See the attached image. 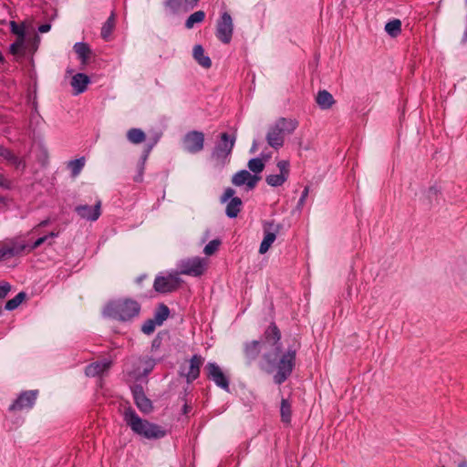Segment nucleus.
Segmentation results:
<instances>
[{"mask_svg": "<svg viewBox=\"0 0 467 467\" xmlns=\"http://www.w3.org/2000/svg\"><path fill=\"white\" fill-rule=\"evenodd\" d=\"M280 226L275 224L274 221H267L264 223V239L261 242L259 247V253L261 254H265L274 242L276 239V234H278Z\"/></svg>", "mask_w": 467, "mask_h": 467, "instance_id": "9b49d317", "label": "nucleus"}, {"mask_svg": "<svg viewBox=\"0 0 467 467\" xmlns=\"http://www.w3.org/2000/svg\"><path fill=\"white\" fill-rule=\"evenodd\" d=\"M127 139L130 143L140 144L146 140V134L140 129L132 128L128 130Z\"/></svg>", "mask_w": 467, "mask_h": 467, "instance_id": "c756f323", "label": "nucleus"}, {"mask_svg": "<svg viewBox=\"0 0 467 467\" xmlns=\"http://www.w3.org/2000/svg\"><path fill=\"white\" fill-rule=\"evenodd\" d=\"M286 180V175L281 174H271L268 175L265 179L267 184L274 187L281 186Z\"/></svg>", "mask_w": 467, "mask_h": 467, "instance_id": "c9c22d12", "label": "nucleus"}, {"mask_svg": "<svg viewBox=\"0 0 467 467\" xmlns=\"http://www.w3.org/2000/svg\"><path fill=\"white\" fill-rule=\"evenodd\" d=\"M26 294L24 292L18 293L14 298L8 300L5 304L7 310H14L24 301Z\"/></svg>", "mask_w": 467, "mask_h": 467, "instance_id": "e433bc0d", "label": "nucleus"}, {"mask_svg": "<svg viewBox=\"0 0 467 467\" xmlns=\"http://www.w3.org/2000/svg\"><path fill=\"white\" fill-rule=\"evenodd\" d=\"M205 18V13L203 11H196L192 14L185 22V26L188 29H191L194 26L195 24L202 23Z\"/></svg>", "mask_w": 467, "mask_h": 467, "instance_id": "473e14b6", "label": "nucleus"}, {"mask_svg": "<svg viewBox=\"0 0 467 467\" xmlns=\"http://www.w3.org/2000/svg\"><path fill=\"white\" fill-rule=\"evenodd\" d=\"M206 261L204 259L200 257L188 258L181 262L180 274L191 276H200L204 273Z\"/></svg>", "mask_w": 467, "mask_h": 467, "instance_id": "6e6552de", "label": "nucleus"}, {"mask_svg": "<svg viewBox=\"0 0 467 467\" xmlns=\"http://www.w3.org/2000/svg\"><path fill=\"white\" fill-rule=\"evenodd\" d=\"M131 392L134 399V402L141 412L149 413L152 410V403L150 400L146 397L142 386H132Z\"/></svg>", "mask_w": 467, "mask_h": 467, "instance_id": "2eb2a0df", "label": "nucleus"}, {"mask_svg": "<svg viewBox=\"0 0 467 467\" xmlns=\"http://www.w3.org/2000/svg\"><path fill=\"white\" fill-rule=\"evenodd\" d=\"M4 201V198L0 196V202Z\"/></svg>", "mask_w": 467, "mask_h": 467, "instance_id": "680f3d73", "label": "nucleus"}, {"mask_svg": "<svg viewBox=\"0 0 467 467\" xmlns=\"http://www.w3.org/2000/svg\"><path fill=\"white\" fill-rule=\"evenodd\" d=\"M259 180V177L252 175L246 170H243L234 174L232 182L236 186L247 185L249 189H254Z\"/></svg>", "mask_w": 467, "mask_h": 467, "instance_id": "dca6fc26", "label": "nucleus"}, {"mask_svg": "<svg viewBox=\"0 0 467 467\" xmlns=\"http://www.w3.org/2000/svg\"><path fill=\"white\" fill-rule=\"evenodd\" d=\"M235 141V132L233 134H228L227 132L221 133L220 140L216 143L212 152V157L214 159L216 166L223 167L229 162Z\"/></svg>", "mask_w": 467, "mask_h": 467, "instance_id": "20e7f679", "label": "nucleus"}, {"mask_svg": "<svg viewBox=\"0 0 467 467\" xmlns=\"http://www.w3.org/2000/svg\"><path fill=\"white\" fill-rule=\"evenodd\" d=\"M257 150V143L254 141L253 146L251 148V152H254Z\"/></svg>", "mask_w": 467, "mask_h": 467, "instance_id": "4d7b16f0", "label": "nucleus"}, {"mask_svg": "<svg viewBox=\"0 0 467 467\" xmlns=\"http://www.w3.org/2000/svg\"><path fill=\"white\" fill-rule=\"evenodd\" d=\"M285 133L275 125L271 126L266 134L267 143L277 150L283 147L285 142Z\"/></svg>", "mask_w": 467, "mask_h": 467, "instance_id": "f3484780", "label": "nucleus"}, {"mask_svg": "<svg viewBox=\"0 0 467 467\" xmlns=\"http://www.w3.org/2000/svg\"><path fill=\"white\" fill-rule=\"evenodd\" d=\"M73 48L75 53L78 55V57L80 59L81 63L84 65L87 64L91 54V50L88 44L78 42L74 45Z\"/></svg>", "mask_w": 467, "mask_h": 467, "instance_id": "bb28decb", "label": "nucleus"}, {"mask_svg": "<svg viewBox=\"0 0 467 467\" xmlns=\"http://www.w3.org/2000/svg\"><path fill=\"white\" fill-rule=\"evenodd\" d=\"M281 420L285 423H290L292 417L291 403L286 399H282L280 408Z\"/></svg>", "mask_w": 467, "mask_h": 467, "instance_id": "2f4dec72", "label": "nucleus"}, {"mask_svg": "<svg viewBox=\"0 0 467 467\" xmlns=\"http://www.w3.org/2000/svg\"><path fill=\"white\" fill-rule=\"evenodd\" d=\"M24 44H25V40L23 39H16V42H14L11 46H10V53L13 54V55H21L23 54V49H24Z\"/></svg>", "mask_w": 467, "mask_h": 467, "instance_id": "37998d69", "label": "nucleus"}, {"mask_svg": "<svg viewBox=\"0 0 467 467\" xmlns=\"http://www.w3.org/2000/svg\"><path fill=\"white\" fill-rule=\"evenodd\" d=\"M47 235H48V238H53V237H57L58 235V233L57 232H50Z\"/></svg>", "mask_w": 467, "mask_h": 467, "instance_id": "6e6d98bb", "label": "nucleus"}, {"mask_svg": "<svg viewBox=\"0 0 467 467\" xmlns=\"http://www.w3.org/2000/svg\"><path fill=\"white\" fill-rule=\"evenodd\" d=\"M140 304L130 298H119L109 302L104 308V315L120 321H128L138 316Z\"/></svg>", "mask_w": 467, "mask_h": 467, "instance_id": "7ed1b4c3", "label": "nucleus"}, {"mask_svg": "<svg viewBox=\"0 0 467 467\" xmlns=\"http://www.w3.org/2000/svg\"><path fill=\"white\" fill-rule=\"evenodd\" d=\"M234 24L232 16L224 12L217 22L216 36L223 44H229L232 40Z\"/></svg>", "mask_w": 467, "mask_h": 467, "instance_id": "0eeeda50", "label": "nucleus"}, {"mask_svg": "<svg viewBox=\"0 0 467 467\" xmlns=\"http://www.w3.org/2000/svg\"><path fill=\"white\" fill-rule=\"evenodd\" d=\"M11 289V285L7 282L0 283V298H4L7 296Z\"/></svg>", "mask_w": 467, "mask_h": 467, "instance_id": "de8ad7c7", "label": "nucleus"}, {"mask_svg": "<svg viewBox=\"0 0 467 467\" xmlns=\"http://www.w3.org/2000/svg\"><path fill=\"white\" fill-rule=\"evenodd\" d=\"M24 249L21 235L5 238L0 242V262L22 256Z\"/></svg>", "mask_w": 467, "mask_h": 467, "instance_id": "39448f33", "label": "nucleus"}, {"mask_svg": "<svg viewBox=\"0 0 467 467\" xmlns=\"http://www.w3.org/2000/svg\"><path fill=\"white\" fill-rule=\"evenodd\" d=\"M37 390H27L22 392L13 402V404L10 405L9 410L16 411L33 408L37 397Z\"/></svg>", "mask_w": 467, "mask_h": 467, "instance_id": "ddd939ff", "label": "nucleus"}, {"mask_svg": "<svg viewBox=\"0 0 467 467\" xmlns=\"http://www.w3.org/2000/svg\"><path fill=\"white\" fill-rule=\"evenodd\" d=\"M154 143L148 146L147 150H145V153H144V156H143V161H145L149 155V153L150 152L152 147H153Z\"/></svg>", "mask_w": 467, "mask_h": 467, "instance_id": "5fc2aeb1", "label": "nucleus"}, {"mask_svg": "<svg viewBox=\"0 0 467 467\" xmlns=\"http://www.w3.org/2000/svg\"><path fill=\"white\" fill-rule=\"evenodd\" d=\"M102 202L98 199L93 206L88 204H80L75 207L77 214L87 221L95 222L101 215Z\"/></svg>", "mask_w": 467, "mask_h": 467, "instance_id": "4468645a", "label": "nucleus"}, {"mask_svg": "<svg viewBox=\"0 0 467 467\" xmlns=\"http://www.w3.org/2000/svg\"><path fill=\"white\" fill-rule=\"evenodd\" d=\"M49 223V220L46 219L40 222L37 225H36L30 232L27 233V235L29 234H38L39 229L43 226H46Z\"/></svg>", "mask_w": 467, "mask_h": 467, "instance_id": "09e8293b", "label": "nucleus"}, {"mask_svg": "<svg viewBox=\"0 0 467 467\" xmlns=\"http://www.w3.org/2000/svg\"><path fill=\"white\" fill-rule=\"evenodd\" d=\"M463 40H464V41H467V29L464 31V34H463Z\"/></svg>", "mask_w": 467, "mask_h": 467, "instance_id": "bf43d9fd", "label": "nucleus"}, {"mask_svg": "<svg viewBox=\"0 0 467 467\" xmlns=\"http://www.w3.org/2000/svg\"><path fill=\"white\" fill-rule=\"evenodd\" d=\"M265 345V342L259 341V340H253L250 342H246L244 345V353L245 356V358L250 363L254 360H255L259 354L262 351V348Z\"/></svg>", "mask_w": 467, "mask_h": 467, "instance_id": "a211bd4d", "label": "nucleus"}, {"mask_svg": "<svg viewBox=\"0 0 467 467\" xmlns=\"http://www.w3.org/2000/svg\"><path fill=\"white\" fill-rule=\"evenodd\" d=\"M156 326H158V324L154 319H148L142 325L141 331L146 335H150L154 332Z\"/></svg>", "mask_w": 467, "mask_h": 467, "instance_id": "79ce46f5", "label": "nucleus"}, {"mask_svg": "<svg viewBox=\"0 0 467 467\" xmlns=\"http://www.w3.org/2000/svg\"><path fill=\"white\" fill-rule=\"evenodd\" d=\"M47 239L48 235H44L37 238L33 244H30L26 241L25 236L21 235V242L25 245L23 255L30 254L32 251L42 245Z\"/></svg>", "mask_w": 467, "mask_h": 467, "instance_id": "7c9ffc66", "label": "nucleus"}, {"mask_svg": "<svg viewBox=\"0 0 467 467\" xmlns=\"http://www.w3.org/2000/svg\"><path fill=\"white\" fill-rule=\"evenodd\" d=\"M199 1L200 0H186V4L192 9L198 5Z\"/></svg>", "mask_w": 467, "mask_h": 467, "instance_id": "864d4df0", "label": "nucleus"}, {"mask_svg": "<svg viewBox=\"0 0 467 467\" xmlns=\"http://www.w3.org/2000/svg\"><path fill=\"white\" fill-rule=\"evenodd\" d=\"M183 149L192 154L202 151L204 148V134L202 131L192 130L182 139Z\"/></svg>", "mask_w": 467, "mask_h": 467, "instance_id": "423d86ee", "label": "nucleus"}, {"mask_svg": "<svg viewBox=\"0 0 467 467\" xmlns=\"http://www.w3.org/2000/svg\"><path fill=\"white\" fill-rule=\"evenodd\" d=\"M110 365L111 362L107 359L93 362L87 366L85 373L88 377H96L108 370L110 368Z\"/></svg>", "mask_w": 467, "mask_h": 467, "instance_id": "412c9836", "label": "nucleus"}, {"mask_svg": "<svg viewBox=\"0 0 467 467\" xmlns=\"http://www.w3.org/2000/svg\"><path fill=\"white\" fill-rule=\"evenodd\" d=\"M204 358L201 355H193L190 358L187 368L181 367L180 375L185 378L187 383H192L199 378Z\"/></svg>", "mask_w": 467, "mask_h": 467, "instance_id": "1a4fd4ad", "label": "nucleus"}, {"mask_svg": "<svg viewBox=\"0 0 467 467\" xmlns=\"http://www.w3.org/2000/svg\"><path fill=\"white\" fill-rule=\"evenodd\" d=\"M242 200L239 197L232 198L226 206V215L229 218H235L241 211Z\"/></svg>", "mask_w": 467, "mask_h": 467, "instance_id": "cd10ccee", "label": "nucleus"}, {"mask_svg": "<svg viewBox=\"0 0 467 467\" xmlns=\"http://www.w3.org/2000/svg\"><path fill=\"white\" fill-rule=\"evenodd\" d=\"M316 101L322 109H330L335 103L333 96L327 90L318 91Z\"/></svg>", "mask_w": 467, "mask_h": 467, "instance_id": "393cba45", "label": "nucleus"}, {"mask_svg": "<svg viewBox=\"0 0 467 467\" xmlns=\"http://www.w3.org/2000/svg\"><path fill=\"white\" fill-rule=\"evenodd\" d=\"M144 365H145L144 374L146 375L153 369V368L155 366V361H154V359L149 358L144 360Z\"/></svg>", "mask_w": 467, "mask_h": 467, "instance_id": "8fccbe9b", "label": "nucleus"}, {"mask_svg": "<svg viewBox=\"0 0 467 467\" xmlns=\"http://www.w3.org/2000/svg\"><path fill=\"white\" fill-rule=\"evenodd\" d=\"M0 187L5 190L12 188V182L6 178L4 174L0 173Z\"/></svg>", "mask_w": 467, "mask_h": 467, "instance_id": "a18cd8bd", "label": "nucleus"}, {"mask_svg": "<svg viewBox=\"0 0 467 467\" xmlns=\"http://www.w3.org/2000/svg\"><path fill=\"white\" fill-rule=\"evenodd\" d=\"M11 32L17 36V39L25 40L26 29L23 25H17L16 22L12 21L10 23Z\"/></svg>", "mask_w": 467, "mask_h": 467, "instance_id": "ea45409f", "label": "nucleus"}, {"mask_svg": "<svg viewBox=\"0 0 467 467\" xmlns=\"http://www.w3.org/2000/svg\"><path fill=\"white\" fill-rule=\"evenodd\" d=\"M123 418L134 433L145 439L159 440L166 435V431L161 426L141 419L130 407L125 409Z\"/></svg>", "mask_w": 467, "mask_h": 467, "instance_id": "f03ea898", "label": "nucleus"}, {"mask_svg": "<svg viewBox=\"0 0 467 467\" xmlns=\"http://www.w3.org/2000/svg\"><path fill=\"white\" fill-rule=\"evenodd\" d=\"M163 5L168 15H178L192 10L186 0H165Z\"/></svg>", "mask_w": 467, "mask_h": 467, "instance_id": "6ab92c4d", "label": "nucleus"}, {"mask_svg": "<svg viewBox=\"0 0 467 467\" xmlns=\"http://www.w3.org/2000/svg\"><path fill=\"white\" fill-rule=\"evenodd\" d=\"M0 156L16 166V169L25 168V163L22 161V160L2 145H0Z\"/></svg>", "mask_w": 467, "mask_h": 467, "instance_id": "a878e982", "label": "nucleus"}, {"mask_svg": "<svg viewBox=\"0 0 467 467\" xmlns=\"http://www.w3.org/2000/svg\"><path fill=\"white\" fill-rule=\"evenodd\" d=\"M89 82V78L87 75L83 73H78L72 77L70 84L74 89V93L78 95L87 89Z\"/></svg>", "mask_w": 467, "mask_h": 467, "instance_id": "4be33fe9", "label": "nucleus"}, {"mask_svg": "<svg viewBox=\"0 0 467 467\" xmlns=\"http://www.w3.org/2000/svg\"><path fill=\"white\" fill-rule=\"evenodd\" d=\"M264 337L267 343L275 347V351H280L279 341L281 333L275 324L272 323L265 331Z\"/></svg>", "mask_w": 467, "mask_h": 467, "instance_id": "aec40b11", "label": "nucleus"}, {"mask_svg": "<svg viewBox=\"0 0 467 467\" xmlns=\"http://www.w3.org/2000/svg\"><path fill=\"white\" fill-rule=\"evenodd\" d=\"M170 315V310L167 306L161 305L154 315V320L157 322L158 326H161L164 320L168 318Z\"/></svg>", "mask_w": 467, "mask_h": 467, "instance_id": "f704fd0d", "label": "nucleus"}, {"mask_svg": "<svg viewBox=\"0 0 467 467\" xmlns=\"http://www.w3.org/2000/svg\"><path fill=\"white\" fill-rule=\"evenodd\" d=\"M51 26L49 24H43L38 27L40 33H47L50 30Z\"/></svg>", "mask_w": 467, "mask_h": 467, "instance_id": "603ef678", "label": "nucleus"}, {"mask_svg": "<svg viewBox=\"0 0 467 467\" xmlns=\"http://www.w3.org/2000/svg\"><path fill=\"white\" fill-rule=\"evenodd\" d=\"M296 347L289 346L287 349L279 356L278 359L276 358L279 351L264 354L263 359L265 364L268 367L275 368L277 369L276 374L274 376L275 383L281 385L292 374L296 365Z\"/></svg>", "mask_w": 467, "mask_h": 467, "instance_id": "f257e3e1", "label": "nucleus"}, {"mask_svg": "<svg viewBox=\"0 0 467 467\" xmlns=\"http://www.w3.org/2000/svg\"><path fill=\"white\" fill-rule=\"evenodd\" d=\"M115 14L114 13H111V15L109 16V17L107 19V21L103 24L102 27H101V37L106 40V41H109V38H110V36L113 32V29L115 27Z\"/></svg>", "mask_w": 467, "mask_h": 467, "instance_id": "c85d7f7f", "label": "nucleus"}, {"mask_svg": "<svg viewBox=\"0 0 467 467\" xmlns=\"http://www.w3.org/2000/svg\"><path fill=\"white\" fill-rule=\"evenodd\" d=\"M221 244V241L218 239H214L210 241L204 247L203 252L206 255L213 254L219 248Z\"/></svg>", "mask_w": 467, "mask_h": 467, "instance_id": "a19ab883", "label": "nucleus"}, {"mask_svg": "<svg viewBox=\"0 0 467 467\" xmlns=\"http://www.w3.org/2000/svg\"><path fill=\"white\" fill-rule=\"evenodd\" d=\"M204 369L207 378L213 380L216 386L226 391L229 390V379L216 363L208 362Z\"/></svg>", "mask_w": 467, "mask_h": 467, "instance_id": "9d476101", "label": "nucleus"}, {"mask_svg": "<svg viewBox=\"0 0 467 467\" xmlns=\"http://www.w3.org/2000/svg\"><path fill=\"white\" fill-rule=\"evenodd\" d=\"M84 165H85L84 158L76 159L74 161H71L68 163V167H69L73 176L78 175L80 173L81 170L83 169Z\"/></svg>", "mask_w": 467, "mask_h": 467, "instance_id": "4c0bfd02", "label": "nucleus"}, {"mask_svg": "<svg viewBox=\"0 0 467 467\" xmlns=\"http://www.w3.org/2000/svg\"><path fill=\"white\" fill-rule=\"evenodd\" d=\"M308 192H309V188L306 186V187H305V189L301 194V197L299 199V202H298L299 205H303L304 202L306 201V199L308 195Z\"/></svg>", "mask_w": 467, "mask_h": 467, "instance_id": "3c124183", "label": "nucleus"}, {"mask_svg": "<svg viewBox=\"0 0 467 467\" xmlns=\"http://www.w3.org/2000/svg\"><path fill=\"white\" fill-rule=\"evenodd\" d=\"M235 193V191L232 188H227L221 197L222 202H226L227 201L231 200L232 198H234V195Z\"/></svg>", "mask_w": 467, "mask_h": 467, "instance_id": "49530a36", "label": "nucleus"}, {"mask_svg": "<svg viewBox=\"0 0 467 467\" xmlns=\"http://www.w3.org/2000/svg\"><path fill=\"white\" fill-rule=\"evenodd\" d=\"M275 123L285 134L293 133L298 127V121L295 119L280 118Z\"/></svg>", "mask_w": 467, "mask_h": 467, "instance_id": "5701e85b", "label": "nucleus"}, {"mask_svg": "<svg viewBox=\"0 0 467 467\" xmlns=\"http://www.w3.org/2000/svg\"><path fill=\"white\" fill-rule=\"evenodd\" d=\"M192 55L194 59L204 68H209L212 66V61L209 57L205 56L204 49L201 45H196L193 47Z\"/></svg>", "mask_w": 467, "mask_h": 467, "instance_id": "b1692460", "label": "nucleus"}, {"mask_svg": "<svg viewBox=\"0 0 467 467\" xmlns=\"http://www.w3.org/2000/svg\"><path fill=\"white\" fill-rule=\"evenodd\" d=\"M181 282L182 280L177 275L157 276L154 280L153 287L159 293H171L180 286Z\"/></svg>", "mask_w": 467, "mask_h": 467, "instance_id": "f8f14e48", "label": "nucleus"}, {"mask_svg": "<svg viewBox=\"0 0 467 467\" xmlns=\"http://www.w3.org/2000/svg\"><path fill=\"white\" fill-rule=\"evenodd\" d=\"M386 32L395 37L401 32V22L399 19L389 21L385 26Z\"/></svg>", "mask_w": 467, "mask_h": 467, "instance_id": "72a5a7b5", "label": "nucleus"}, {"mask_svg": "<svg viewBox=\"0 0 467 467\" xmlns=\"http://www.w3.org/2000/svg\"><path fill=\"white\" fill-rule=\"evenodd\" d=\"M458 467H467V462L462 461L458 464Z\"/></svg>", "mask_w": 467, "mask_h": 467, "instance_id": "13d9d810", "label": "nucleus"}, {"mask_svg": "<svg viewBox=\"0 0 467 467\" xmlns=\"http://www.w3.org/2000/svg\"><path fill=\"white\" fill-rule=\"evenodd\" d=\"M141 180V176L140 175L139 178L136 179V182H140Z\"/></svg>", "mask_w": 467, "mask_h": 467, "instance_id": "052dcab7", "label": "nucleus"}, {"mask_svg": "<svg viewBox=\"0 0 467 467\" xmlns=\"http://www.w3.org/2000/svg\"><path fill=\"white\" fill-rule=\"evenodd\" d=\"M248 168L252 171H254L255 173H259V172L263 171V170L265 168V164L261 159L254 158V159H251L248 161Z\"/></svg>", "mask_w": 467, "mask_h": 467, "instance_id": "58836bf2", "label": "nucleus"}, {"mask_svg": "<svg viewBox=\"0 0 467 467\" xmlns=\"http://www.w3.org/2000/svg\"><path fill=\"white\" fill-rule=\"evenodd\" d=\"M277 167L280 171L281 175H286V178L289 174V162L287 161H280L277 162Z\"/></svg>", "mask_w": 467, "mask_h": 467, "instance_id": "c03bdc74", "label": "nucleus"}]
</instances>
